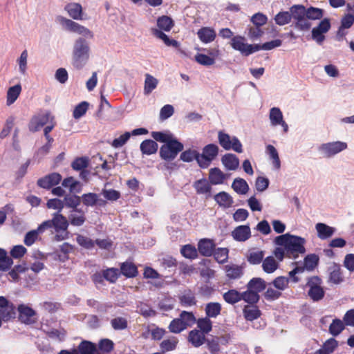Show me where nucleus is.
I'll list each match as a JSON object with an SVG mask.
<instances>
[{
	"instance_id": "obj_25",
	"label": "nucleus",
	"mask_w": 354,
	"mask_h": 354,
	"mask_svg": "<svg viewBox=\"0 0 354 354\" xmlns=\"http://www.w3.org/2000/svg\"><path fill=\"white\" fill-rule=\"evenodd\" d=\"M64 10L68 15L75 20L82 19V7L78 3H70L65 6Z\"/></svg>"
},
{
	"instance_id": "obj_40",
	"label": "nucleus",
	"mask_w": 354,
	"mask_h": 354,
	"mask_svg": "<svg viewBox=\"0 0 354 354\" xmlns=\"http://www.w3.org/2000/svg\"><path fill=\"white\" fill-rule=\"evenodd\" d=\"M266 286V281L261 278H253L247 285L248 288L257 292V294L264 290Z\"/></svg>"
},
{
	"instance_id": "obj_9",
	"label": "nucleus",
	"mask_w": 354,
	"mask_h": 354,
	"mask_svg": "<svg viewBox=\"0 0 354 354\" xmlns=\"http://www.w3.org/2000/svg\"><path fill=\"white\" fill-rule=\"evenodd\" d=\"M306 286L308 288V295L313 301H319L324 298L325 292L322 287V280L319 277L309 278Z\"/></svg>"
},
{
	"instance_id": "obj_11",
	"label": "nucleus",
	"mask_w": 354,
	"mask_h": 354,
	"mask_svg": "<svg viewBox=\"0 0 354 354\" xmlns=\"http://www.w3.org/2000/svg\"><path fill=\"white\" fill-rule=\"evenodd\" d=\"M232 47L239 51L242 55L248 56L254 52L259 51V47L256 44L245 43V38L241 36H235L231 40Z\"/></svg>"
},
{
	"instance_id": "obj_30",
	"label": "nucleus",
	"mask_w": 354,
	"mask_h": 354,
	"mask_svg": "<svg viewBox=\"0 0 354 354\" xmlns=\"http://www.w3.org/2000/svg\"><path fill=\"white\" fill-rule=\"evenodd\" d=\"M21 89V86L19 84L12 86L8 89L6 95V104L8 106L12 104L17 100Z\"/></svg>"
},
{
	"instance_id": "obj_54",
	"label": "nucleus",
	"mask_w": 354,
	"mask_h": 354,
	"mask_svg": "<svg viewBox=\"0 0 354 354\" xmlns=\"http://www.w3.org/2000/svg\"><path fill=\"white\" fill-rule=\"evenodd\" d=\"M318 261L319 259L316 254H308L305 257L302 267L304 270H313L317 265Z\"/></svg>"
},
{
	"instance_id": "obj_61",
	"label": "nucleus",
	"mask_w": 354,
	"mask_h": 354,
	"mask_svg": "<svg viewBox=\"0 0 354 354\" xmlns=\"http://www.w3.org/2000/svg\"><path fill=\"white\" fill-rule=\"evenodd\" d=\"M180 252L182 255L187 259H195L197 257V250L196 248L191 245H184L181 250Z\"/></svg>"
},
{
	"instance_id": "obj_62",
	"label": "nucleus",
	"mask_w": 354,
	"mask_h": 354,
	"mask_svg": "<svg viewBox=\"0 0 354 354\" xmlns=\"http://www.w3.org/2000/svg\"><path fill=\"white\" fill-rule=\"evenodd\" d=\"M111 326L116 330H124L127 328L128 322L127 319L118 317L111 321Z\"/></svg>"
},
{
	"instance_id": "obj_43",
	"label": "nucleus",
	"mask_w": 354,
	"mask_h": 354,
	"mask_svg": "<svg viewBox=\"0 0 354 354\" xmlns=\"http://www.w3.org/2000/svg\"><path fill=\"white\" fill-rule=\"evenodd\" d=\"M304 13L309 20H317L322 18L324 10L312 6L308 8L304 7Z\"/></svg>"
},
{
	"instance_id": "obj_10",
	"label": "nucleus",
	"mask_w": 354,
	"mask_h": 354,
	"mask_svg": "<svg viewBox=\"0 0 354 354\" xmlns=\"http://www.w3.org/2000/svg\"><path fill=\"white\" fill-rule=\"evenodd\" d=\"M59 21L62 27L67 31L81 35L87 38H92L93 35L87 28L67 18L59 17Z\"/></svg>"
},
{
	"instance_id": "obj_2",
	"label": "nucleus",
	"mask_w": 354,
	"mask_h": 354,
	"mask_svg": "<svg viewBox=\"0 0 354 354\" xmlns=\"http://www.w3.org/2000/svg\"><path fill=\"white\" fill-rule=\"evenodd\" d=\"M68 222L65 216L59 212L53 214V218L42 223V227L45 230L54 229L56 233L55 239L57 241H62L68 237V232L67 228Z\"/></svg>"
},
{
	"instance_id": "obj_56",
	"label": "nucleus",
	"mask_w": 354,
	"mask_h": 354,
	"mask_svg": "<svg viewBox=\"0 0 354 354\" xmlns=\"http://www.w3.org/2000/svg\"><path fill=\"white\" fill-rule=\"evenodd\" d=\"M88 105H89L88 103L85 101L82 102L81 103L77 104L73 110V118L75 119H80L83 115H84L88 110Z\"/></svg>"
},
{
	"instance_id": "obj_49",
	"label": "nucleus",
	"mask_w": 354,
	"mask_h": 354,
	"mask_svg": "<svg viewBox=\"0 0 354 354\" xmlns=\"http://www.w3.org/2000/svg\"><path fill=\"white\" fill-rule=\"evenodd\" d=\"M344 329V323L339 319H335L329 326V333L333 336H337Z\"/></svg>"
},
{
	"instance_id": "obj_3",
	"label": "nucleus",
	"mask_w": 354,
	"mask_h": 354,
	"mask_svg": "<svg viewBox=\"0 0 354 354\" xmlns=\"http://www.w3.org/2000/svg\"><path fill=\"white\" fill-rule=\"evenodd\" d=\"M90 48L88 42L80 37L75 40L72 53V64L76 69H82L89 59Z\"/></svg>"
},
{
	"instance_id": "obj_34",
	"label": "nucleus",
	"mask_w": 354,
	"mask_h": 354,
	"mask_svg": "<svg viewBox=\"0 0 354 354\" xmlns=\"http://www.w3.org/2000/svg\"><path fill=\"white\" fill-rule=\"evenodd\" d=\"M28 53L26 50L21 52L20 56L17 59L19 73L21 75H26L28 70Z\"/></svg>"
},
{
	"instance_id": "obj_33",
	"label": "nucleus",
	"mask_w": 354,
	"mask_h": 354,
	"mask_svg": "<svg viewBox=\"0 0 354 354\" xmlns=\"http://www.w3.org/2000/svg\"><path fill=\"white\" fill-rule=\"evenodd\" d=\"M226 275L231 279H236L243 275V268L240 266L232 264L225 266Z\"/></svg>"
},
{
	"instance_id": "obj_31",
	"label": "nucleus",
	"mask_w": 354,
	"mask_h": 354,
	"mask_svg": "<svg viewBox=\"0 0 354 354\" xmlns=\"http://www.w3.org/2000/svg\"><path fill=\"white\" fill-rule=\"evenodd\" d=\"M140 148L143 154L151 155L157 151L158 145L154 140L149 139L142 142Z\"/></svg>"
},
{
	"instance_id": "obj_48",
	"label": "nucleus",
	"mask_w": 354,
	"mask_h": 354,
	"mask_svg": "<svg viewBox=\"0 0 354 354\" xmlns=\"http://www.w3.org/2000/svg\"><path fill=\"white\" fill-rule=\"evenodd\" d=\"M179 319L183 324V325L187 328V327H190L192 325H194L196 322V319L194 314L191 312H187V311H183L179 316Z\"/></svg>"
},
{
	"instance_id": "obj_24",
	"label": "nucleus",
	"mask_w": 354,
	"mask_h": 354,
	"mask_svg": "<svg viewBox=\"0 0 354 354\" xmlns=\"http://www.w3.org/2000/svg\"><path fill=\"white\" fill-rule=\"evenodd\" d=\"M266 153L271 160L273 169L279 171L281 169V160L276 148L273 145H268L266 147Z\"/></svg>"
},
{
	"instance_id": "obj_18",
	"label": "nucleus",
	"mask_w": 354,
	"mask_h": 354,
	"mask_svg": "<svg viewBox=\"0 0 354 354\" xmlns=\"http://www.w3.org/2000/svg\"><path fill=\"white\" fill-rule=\"evenodd\" d=\"M233 239L239 242H244L251 237V230L249 225H239L232 232Z\"/></svg>"
},
{
	"instance_id": "obj_53",
	"label": "nucleus",
	"mask_w": 354,
	"mask_h": 354,
	"mask_svg": "<svg viewBox=\"0 0 354 354\" xmlns=\"http://www.w3.org/2000/svg\"><path fill=\"white\" fill-rule=\"evenodd\" d=\"M241 299L249 304H255L259 299V295L255 291L248 290L241 293Z\"/></svg>"
},
{
	"instance_id": "obj_42",
	"label": "nucleus",
	"mask_w": 354,
	"mask_h": 354,
	"mask_svg": "<svg viewBox=\"0 0 354 354\" xmlns=\"http://www.w3.org/2000/svg\"><path fill=\"white\" fill-rule=\"evenodd\" d=\"M157 26L161 31H169L174 26V21L169 17L163 15L158 18Z\"/></svg>"
},
{
	"instance_id": "obj_51",
	"label": "nucleus",
	"mask_w": 354,
	"mask_h": 354,
	"mask_svg": "<svg viewBox=\"0 0 354 354\" xmlns=\"http://www.w3.org/2000/svg\"><path fill=\"white\" fill-rule=\"evenodd\" d=\"M292 18L291 12H280L274 17L276 24L279 26H284L290 22Z\"/></svg>"
},
{
	"instance_id": "obj_44",
	"label": "nucleus",
	"mask_w": 354,
	"mask_h": 354,
	"mask_svg": "<svg viewBox=\"0 0 354 354\" xmlns=\"http://www.w3.org/2000/svg\"><path fill=\"white\" fill-rule=\"evenodd\" d=\"M244 317L247 320L252 321L261 315V312L257 306H246L243 309Z\"/></svg>"
},
{
	"instance_id": "obj_1",
	"label": "nucleus",
	"mask_w": 354,
	"mask_h": 354,
	"mask_svg": "<svg viewBox=\"0 0 354 354\" xmlns=\"http://www.w3.org/2000/svg\"><path fill=\"white\" fill-rule=\"evenodd\" d=\"M306 242L304 238L289 233L279 235L274 240L275 245L284 248L286 255L293 259H297L299 254L306 253Z\"/></svg>"
},
{
	"instance_id": "obj_12",
	"label": "nucleus",
	"mask_w": 354,
	"mask_h": 354,
	"mask_svg": "<svg viewBox=\"0 0 354 354\" xmlns=\"http://www.w3.org/2000/svg\"><path fill=\"white\" fill-rule=\"evenodd\" d=\"M270 126H281L284 133H288L289 127L283 119V113L279 107H272L269 111Z\"/></svg>"
},
{
	"instance_id": "obj_27",
	"label": "nucleus",
	"mask_w": 354,
	"mask_h": 354,
	"mask_svg": "<svg viewBox=\"0 0 354 354\" xmlns=\"http://www.w3.org/2000/svg\"><path fill=\"white\" fill-rule=\"evenodd\" d=\"M214 200L219 205V206L224 208L230 207L233 203L232 197L225 192H221L214 196Z\"/></svg>"
},
{
	"instance_id": "obj_29",
	"label": "nucleus",
	"mask_w": 354,
	"mask_h": 354,
	"mask_svg": "<svg viewBox=\"0 0 354 354\" xmlns=\"http://www.w3.org/2000/svg\"><path fill=\"white\" fill-rule=\"evenodd\" d=\"M198 249L202 255L210 257L214 251V244L208 239L201 240L198 243Z\"/></svg>"
},
{
	"instance_id": "obj_15",
	"label": "nucleus",
	"mask_w": 354,
	"mask_h": 354,
	"mask_svg": "<svg viewBox=\"0 0 354 354\" xmlns=\"http://www.w3.org/2000/svg\"><path fill=\"white\" fill-rule=\"evenodd\" d=\"M81 201L87 207H104L106 205V201L100 198L98 194L91 192L82 194Z\"/></svg>"
},
{
	"instance_id": "obj_22",
	"label": "nucleus",
	"mask_w": 354,
	"mask_h": 354,
	"mask_svg": "<svg viewBox=\"0 0 354 354\" xmlns=\"http://www.w3.org/2000/svg\"><path fill=\"white\" fill-rule=\"evenodd\" d=\"M70 223L73 226H82L86 221L84 212L82 209H73L69 215Z\"/></svg>"
},
{
	"instance_id": "obj_38",
	"label": "nucleus",
	"mask_w": 354,
	"mask_h": 354,
	"mask_svg": "<svg viewBox=\"0 0 354 354\" xmlns=\"http://www.w3.org/2000/svg\"><path fill=\"white\" fill-rule=\"evenodd\" d=\"M152 33L157 38L162 40L163 42L168 46H171L176 48L179 46V43L176 40L169 38L166 34L157 28L152 29Z\"/></svg>"
},
{
	"instance_id": "obj_63",
	"label": "nucleus",
	"mask_w": 354,
	"mask_h": 354,
	"mask_svg": "<svg viewBox=\"0 0 354 354\" xmlns=\"http://www.w3.org/2000/svg\"><path fill=\"white\" fill-rule=\"evenodd\" d=\"M63 201L64 202V206L73 209H77V207L81 203V197L76 195H71L66 196Z\"/></svg>"
},
{
	"instance_id": "obj_32",
	"label": "nucleus",
	"mask_w": 354,
	"mask_h": 354,
	"mask_svg": "<svg viewBox=\"0 0 354 354\" xmlns=\"http://www.w3.org/2000/svg\"><path fill=\"white\" fill-rule=\"evenodd\" d=\"M41 227L42 223L40 224L36 230H31L26 233L24 238V243L27 246L32 245L37 239L39 234H42L46 231L44 227L41 229Z\"/></svg>"
},
{
	"instance_id": "obj_13",
	"label": "nucleus",
	"mask_w": 354,
	"mask_h": 354,
	"mask_svg": "<svg viewBox=\"0 0 354 354\" xmlns=\"http://www.w3.org/2000/svg\"><path fill=\"white\" fill-rule=\"evenodd\" d=\"M16 311L13 304L6 297L0 296V318L4 322H8L15 318Z\"/></svg>"
},
{
	"instance_id": "obj_59",
	"label": "nucleus",
	"mask_w": 354,
	"mask_h": 354,
	"mask_svg": "<svg viewBox=\"0 0 354 354\" xmlns=\"http://www.w3.org/2000/svg\"><path fill=\"white\" fill-rule=\"evenodd\" d=\"M214 259L219 263H223L228 259V250L227 248H219L213 252Z\"/></svg>"
},
{
	"instance_id": "obj_6",
	"label": "nucleus",
	"mask_w": 354,
	"mask_h": 354,
	"mask_svg": "<svg viewBox=\"0 0 354 354\" xmlns=\"http://www.w3.org/2000/svg\"><path fill=\"white\" fill-rule=\"evenodd\" d=\"M218 147L215 144L205 146L202 153L198 156V165L201 168H207L218 153Z\"/></svg>"
},
{
	"instance_id": "obj_64",
	"label": "nucleus",
	"mask_w": 354,
	"mask_h": 354,
	"mask_svg": "<svg viewBox=\"0 0 354 354\" xmlns=\"http://www.w3.org/2000/svg\"><path fill=\"white\" fill-rule=\"evenodd\" d=\"M195 60L197 63L203 66H212L214 64V59L209 57L207 55L197 53L195 55Z\"/></svg>"
},
{
	"instance_id": "obj_45",
	"label": "nucleus",
	"mask_w": 354,
	"mask_h": 354,
	"mask_svg": "<svg viewBox=\"0 0 354 354\" xmlns=\"http://www.w3.org/2000/svg\"><path fill=\"white\" fill-rule=\"evenodd\" d=\"M221 306L217 302H211L206 305L205 313L207 316L209 317H216L221 313Z\"/></svg>"
},
{
	"instance_id": "obj_16",
	"label": "nucleus",
	"mask_w": 354,
	"mask_h": 354,
	"mask_svg": "<svg viewBox=\"0 0 354 354\" xmlns=\"http://www.w3.org/2000/svg\"><path fill=\"white\" fill-rule=\"evenodd\" d=\"M62 180V176L58 173H52L47 175L37 181V185L44 189H50V187L57 185Z\"/></svg>"
},
{
	"instance_id": "obj_36",
	"label": "nucleus",
	"mask_w": 354,
	"mask_h": 354,
	"mask_svg": "<svg viewBox=\"0 0 354 354\" xmlns=\"http://www.w3.org/2000/svg\"><path fill=\"white\" fill-rule=\"evenodd\" d=\"M194 187L198 194H209L211 192V186L205 178L196 180L194 183Z\"/></svg>"
},
{
	"instance_id": "obj_17",
	"label": "nucleus",
	"mask_w": 354,
	"mask_h": 354,
	"mask_svg": "<svg viewBox=\"0 0 354 354\" xmlns=\"http://www.w3.org/2000/svg\"><path fill=\"white\" fill-rule=\"evenodd\" d=\"M19 319L21 322L26 324H31L35 322V310L28 306L21 304L18 307Z\"/></svg>"
},
{
	"instance_id": "obj_20",
	"label": "nucleus",
	"mask_w": 354,
	"mask_h": 354,
	"mask_svg": "<svg viewBox=\"0 0 354 354\" xmlns=\"http://www.w3.org/2000/svg\"><path fill=\"white\" fill-rule=\"evenodd\" d=\"M197 36L202 43L209 44L214 41L216 33L212 28L203 27L197 31Z\"/></svg>"
},
{
	"instance_id": "obj_50",
	"label": "nucleus",
	"mask_w": 354,
	"mask_h": 354,
	"mask_svg": "<svg viewBox=\"0 0 354 354\" xmlns=\"http://www.w3.org/2000/svg\"><path fill=\"white\" fill-rule=\"evenodd\" d=\"M64 187H68L71 192H80L81 185L80 182L75 180L73 177L65 178L62 182Z\"/></svg>"
},
{
	"instance_id": "obj_4",
	"label": "nucleus",
	"mask_w": 354,
	"mask_h": 354,
	"mask_svg": "<svg viewBox=\"0 0 354 354\" xmlns=\"http://www.w3.org/2000/svg\"><path fill=\"white\" fill-rule=\"evenodd\" d=\"M348 148L346 142L333 141L321 144L317 149L320 155L325 158H331Z\"/></svg>"
},
{
	"instance_id": "obj_60",
	"label": "nucleus",
	"mask_w": 354,
	"mask_h": 354,
	"mask_svg": "<svg viewBox=\"0 0 354 354\" xmlns=\"http://www.w3.org/2000/svg\"><path fill=\"white\" fill-rule=\"evenodd\" d=\"M178 344V339L176 337H171L167 339L163 340L160 344L161 349L165 351H170L174 350Z\"/></svg>"
},
{
	"instance_id": "obj_37",
	"label": "nucleus",
	"mask_w": 354,
	"mask_h": 354,
	"mask_svg": "<svg viewBox=\"0 0 354 354\" xmlns=\"http://www.w3.org/2000/svg\"><path fill=\"white\" fill-rule=\"evenodd\" d=\"M330 281L335 284H339L344 281L342 270L339 266L334 265L330 268Z\"/></svg>"
},
{
	"instance_id": "obj_21",
	"label": "nucleus",
	"mask_w": 354,
	"mask_h": 354,
	"mask_svg": "<svg viewBox=\"0 0 354 354\" xmlns=\"http://www.w3.org/2000/svg\"><path fill=\"white\" fill-rule=\"evenodd\" d=\"M317 236L322 240L330 238L336 232V229L323 223L315 225Z\"/></svg>"
},
{
	"instance_id": "obj_26",
	"label": "nucleus",
	"mask_w": 354,
	"mask_h": 354,
	"mask_svg": "<svg viewBox=\"0 0 354 354\" xmlns=\"http://www.w3.org/2000/svg\"><path fill=\"white\" fill-rule=\"evenodd\" d=\"M188 341L194 347H199L203 345L205 341V334L198 330H192L189 333Z\"/></svg>"
},
{
	"instance_id": "obj_47",
	"label": "nucleus",
	"mask_w": 354,
	"mask_h": 354,
	"mask_svg": "<svg viewBox=\"0 0 354 354\" xmlns=\"http://www.w3.org/2000/svg\"><path fill=\"white\" fill-rule=\"evenodd\" d=\"M224 300L230 304H234L241 300V293L236 290H230L223 295Z\"/></svg>"
},
{
	"instance_id": "obj_55",
	"label": "nucleus",
	"mask_w": 354,
	"mask_h": 354,
	"mask_svg": "<svg viewBox=\"0 0 354 354\" xmlns=\"http://www.w3.org/2000/svg\"><path fill=\"white\" fill-rule=\"evenodd\" d=\"M151 137L155 140L160 142H165V144L174 139L172 134L170 133L160 131L151 132Z\"/></svg>"
},
{
	"instance_id": "obj_7",
	"label": "nucleus",
	"mask_w": 354,
	"mask_h": 354,
	"mask_svg": "<svg viewBox=\"0 0 354 354\" xmlns=\"http://www.w3.org/2000/svg\"><path fill=\"white\" fill-rule=\"evenodd\" d=\"M218 140L220 145L225 150H233L237 153L243 151V146L236 136H231L222 131L218 133Z\"/></svg>"
},
{
	"instance_id": "obj_58",
	"label": "nucleus",
	"mask_w": 354,
	"mask_h": 354,
	"mask_svg": "<svg viewBox=\"0 0 354 354\" xmlns=\"http://www.w3.org/2000/svg\"><path fill=\"white\" fill-rule=\"evenodd\" d=\"M79 351L81 354H96L97 351L95 346L90 342H82L79 347Z\"/></svg>"
},
{
	"instance_id": "obj_41",
	"label": "nucleus",
	"mask_w": 354,
	"mask_h": 354,
	"mask_svg": "<svg viewBox=\"0 0 354 354\" xmlns=\"http://www.w3.org/2000/svg\"><path fill=\"white\" fill-rule=\"evenodd\" d=\"M121 273L127 277H133L138 274L136 266L132 263L125 262L120 267Z\"/></svg>"
},
{
	"instance_id": "obj_8",
	"label": "nucleus",
	"mask_w": 354,
	"mask_h": 354,
	"mask_svg": "<svg viewBox=\"0 0 354 354\" xmlns=\"http://www.w3.org/2000/svg\"><path fill=\"white\" fill-rule=\"evenodd\" d=\"M183 149V145L174 138L160 147V156L165 160H174Z\"/></svg>"
},
{
	"instance_id": "obj_23",
	"label": "nucleus",
	"mask_w": 354,
	"mask_h": 354,
	"mask_svg": "<svg viewBox=\"0 0 354 354\" xmlns=\"http://www.w3.org/2000/svg\"><path fill=\"white\" fill-rule=\"evenodd\" d=\"M221 162L227 170L234 171L239 166V160L233 153H226L221 158Z\"/></svg>"
},
{
	"instance_id": "obj_39",
	"label": "nucleus",
	"mask_w": 354,
	"mask_h": 354,
	"mask_svg": "<svg viewBox=\"0 0 354 354\" xmlns=\"http://www.w3.org/2000/svg\"><path fill=\"white\" fill-rule=\"evenodd\" d=\"M278 262L272 256L266 257L262 263V268L266 273H272L278 268Z\"/></svg>"
},
{
	"instance_id": "obj_28",
	"label": "nucleus",
	"mask_w": 354,
	"mask_h": 354,
	"mask_svg": "<svg viewBox=\"0 0 354 354\" xmlns=\"http://www.w3.org/2000/svg\"><path fill=\"white\" fill-rule=\"evenodd\" d=\"M145 77L143 92L145 95H149L157 88L159 82L158 79L149 73L145 74Z\"/></svg>"
},
{
	"instance_id": "obj_14",
	"label": "nucleus",
	"mask_w": 354,
	"mask_h": 354,
	"mask_svg": "<svg viewBox=\"0 0 354 354\" xmlns=\"http://www.w3.org/2000/svg\"><path fill=\"white\" fill-rule=\"evenodd\" d=\"M53 117L49 112L41 113L32 118L29 124V129L31 131H37L41 127L49 122H52Z\"/></svg>"
},
{
	"instance_id": "obj_19",
	"label": "nucleus",
	"mask_w": 354,
	"mask_h": 354,
	"mask_svg": "<svg viewBox=\"0 0 354 354\" xmlns=\"http://www.w3.org/2000/svg\"><path fill=\"white\" fill-rule=\"evenodd\" d=\"M230 174L223 173L219 168L209 169V180L212 185H221L229 178Z\"/></svg>"
},
{
	"instance_id": "obj_35",
	"label": "nucleus",
	"mask_w": 354,
	"mask_h": 354,
	"mask_svg": "<svg viewBox=\"0 0 354 354\" xmlns=\"http://www.w3.org/2000/svg\"><path fill=\"white\" fill-rule=\"evenodd\" d=\"M232 188L237 194L243 195L245 194L249 190V186L247 182L241 178H235L232 184Z\"/></svg>"
},
{
	"instance_id": "obj_57",
	"label": "nucleus",
	"mask_w": 354,
	"mask_h": 354,
	"mask_svg": "<svg viewBox=\"0 0 354 354\" xmlns=\"http://www.w3.org/2000/svg\"><path fill=\"white\" fill-rule=\"evenodd\" d=\"M198 156H199V152L194 149H188L183 151L180 154V160L183 162H189L194 160H196L198 162Z\"/></svg>"
},
{
	"instance_id": "obj_5",
	"label": "nucleus",
	"mask_w": 354,
	"mask_h": 354,
	"mask_svg": "<svg viewBox=\"0 0 354 354\" xmlns=\"http://www.w3.org/2000/svg\"><path fill=\"white\" fill-rule=\"evenodd\" d=\"M292 19L295 21V28L301 31L308 30L312 24L304 13V6L295 5L290 8Z\"/></svg>"
},
{
	"instance_id": "obj_52",
	"label": "nucleus",
	"mask_w": 354,
	"mask_h": 354,
	"mask_svg": "<svg viewBox=\"0 0 354 354\" xmlns=\"http://www.w3.org/2000/svg\"><path fill=\"white\" fill-rule=\"evenodd\" d=\"M197 323L198 328H200V331L203 334L209 333L212 328V323L209 317L201 318L196 322Z\"/></svg>"
},
{
	"instance_id": "obj_46",
	"label": "nucleus",
	"mask_w": 354,
	"mask_h": 354,
	"mask_svg": "<svg viewBox=\"0 0 354 354\" xmlns=\"http://www.w3.org/2000/svg\"><path fill=\"white\" fill-rule=\"evenodd\" d=\"M264 257V252L262 250H251L248 252L247 259L251 264H259Z\"/></svg>"
}]
</instances>
